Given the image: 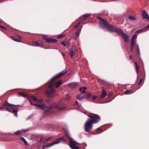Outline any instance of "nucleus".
I'll use <instances>...</instances> for the list:
<instances>
[{
	"instance_id": "nucleus-1",
	"label": "nucleus",
	"mask_w": 149,
	"mask_h": 149,
	"mask_svg": "<svg viewBox=\"0 0 149 149\" xmlns=\"http://www.w3.org/2000/svg\"><path fill=\"white\" fill-rule=\"evenodd\" d=\"M87 116L91 119H88L86 123L84 128L86 131L89 132V131L93 127V124L99 122L100 120V117L98 115L93 113H91Z\"/></svg>"
},
{
	"instance_id": "nucleus-2",
	"label": "nucleus",
	"mask_w": 149,
	"mask_h": 149,
	"mask_svg": "<svg viewBox=\"0 0 149 149\" xmlns=\"http://www.w3.org/2000/svg\"><path fill=\"white\" fill-rule=\"evenodd\" d=\"M15 107H21L19 105H15L13 104H9L7 101H5L2 106L0 107V110L4 111L2 109H4L10 113H14L15 116H17V112L18 111V108H16Z\"/></svg>"
},
{
	"instance_id": "nucleus-3",
	"label": "nucleus",
	"mask_w": 149,
	"mask_h": 149,
	"mask_svg": "<svg viewBox=\"0 0 149 149\" xmlns=\"http://www.w3.org/2000/svg\"><path fill=\"white\" fill-rule=\"evenodd\" d=\"M99 20V26L102 29H105L107 28V27L109 24V23L106 19L99 17H97Z\"/></svg>"
},
{
	"instance_id": "nucleus-4",
	"label": "nucleus",
	"mask_w": 149,
	"mask_h": 149,
	"mask_svg": "<svg viewBox=\"0 0 149 149\" xmlns=\"http://www.w3.org/2000/svg\"><path fill=\"white\" fill-rule=\"evenodd\" d=\"M107 28V31L110 32H116L119 33L122 30L120 28H117L116 26L112 25L111 24H109Z\"/></svg>"
},
{
	"instance_id": "nucleus-5",
	"label": "nucleus",
	"mask_w": 149,
	"mask_h": 149,
	"mask_svg": "<svg viewBox=\"0 0 149 149\" xmlns=\"http://www.w3.org/2000/svg\"><path fill=\"white\" fill-rule=\"evenodd\" d=\"M45 95L49 97H53L54 96L55 92L54 88L51 86H49L45 93Z\"/></svg>"
},
{
	"instance_id": "nucleus-6",
	"label": "nucleus",
	"mask_w": 149,
	"mask_h": 149,
	"mask_svg": "<svg viewBox=\"0 0 149 149\" xmlns=\"http://www.w3.org/2000/svg\"><path fill=\"white\" fill-rule=\"evenodd\" d=\"M66 141V140L63 137H62L61 138H59L58 139H57L53 143L48 144H47L46 145H44L43 146V148H47V147H49L51 146H53L54 144H57L59 143L61 141Z\"/></svg>"
},
{
	"instance_id": "nucleus-7",
	"label": "nucleus",
	"mask_w": 149,
	"mask_h": 149,
	"mask_svg": "<svg viewBox=\"0 0 149 149\" xmlns=\"http://www.w3.org/2000/svg\"><path fill=\"white\" fill-rule=\"evenodd\" d=\"M70 141H69V146L72 149H79V147L77 146V145H79V143L73 140V139H71Z\"/></svg>"
},
{
	"instance_id": "nucleus-8",
	"label": "nucleus",
	"mask_w": 149,
	"mask_h": 149,
	"mask_svg": "<svg viewBox=\"0 0 149 149\" xmlns=\"http://www.w3.org/2000/svg\"><path fill=\"white\" fill-rule=\"evenodd\" d=\"M55 107L59 110L64 109L66 108L65 106L62 101L58 102L57 104L55 105Z\"/></svg>"
},
{
	"instance_id": "nucleus-9",
	"label": "nucleus",
	"mask_w": 149,
	"mask_h": 149,
	"mask_svg": "<svg viewBox=\"0 0 149 149\" xmlns=\"http://www.w3.org/2000/svg\"><path fill=\"white\" fill-rule=\"evenodd\" d=\"M43 39L45 40L46 42L48 43H52L54 42L56 43L57 42V40L55 39H53L52 38H48L46 36H42Z\"/></svg>"
},
{
	"instance_id": "nucleus-10",
	"label": "nucleus",
	"mask_w": 149,
	"mask_h": 149,
	"mask_svg": "<svg viewBox=\"0 0 149 149\" xmlns=\"http://www.w3.org/2000/svg\"><path fill=\"white\" fill-rule=\"evenodd\" d=\"M53 111V107L52 106L49 107L44 111V116H48L51 113H52Z\"/></svg>"
},
{
	"instance_id": "nucleus-11",
	"label": "nucleus",
	"mask_w": 149,
	"mask_h": 149,
	"mask_svg": "<svg viewBox=\"0 0 149 149\" xmlns=\"http://www.w3.org/2000/svg\"><path fill=\"white\" fill-rule=\"evenodd\" d=\"M67 71H65L64 70L62 72H61L58 74L55 75L52 78V81H54L56 79L64 75L66 72Z\"/></svg>"
},
{
	"instance_id": "nucleus-12",
	"label": "nucleus",
	"mask_w": 149,
	"mask_h": 149,
	"mask_svg": "<svg viewBox=\"0 0 149 149\" xmlns=\"http://www.w3.org/2000/svg\"><path fill=\"white\" fill-rule=\"evenodd\" d=\"M119 33L121 34L122 36L124 37V41L127 43L129 42V36L127 35H126L123 31L122 30L120 31Z\"/></svg>"
},
{
	"instance_id": "nucleus-13",
	"label": "nucleus",
	"mask_w": 149,
	"mask_h": 149,
	"mask_svg": "<svg viewBox=\"0 0 149 149\" xmlns=\"http://www.w3.org/2000/svg\"><path fill=\"white\" fill-rule=\"evenodd\" d=\"M29 100L30 102V103L32 105L37 106L39 107L41 109H44V108H45V105L44 104H43L42 105H39V104H33L32 101L31 100H30L29 99Z\"/></svg>"
},
{
	"instance_id": "nucleus-14",
	"label": "nucleus",
	"mask_w": 149,
	"mask_h": 149,
	"mask_svg": "<svg viewBox=\"0 0 149 149\" xmlns=\"http://www.w3.org/2000/svg\"><path fill=\"white\" fill-rule=\"evenodd\" d=\"M142 17L143 19H146L147 20H149V16L147 13L145 11H143L142 13Z\"/></svg>"
},
{
	"instance_id": "nucleus-15",
	"label": "nucleus",
	"mask_w": 149,
	"mask_h": 149,
	"mask_svg": "<svg viewBox=\"0 0 149 149\" xmlns=\"http://www.w3.org/2000/svg\"><path fill=\"white\" fill-rule=\"evenodd\" d=\"M78 85V84L77 82L70 83L68 84V86L72 89L75 88Z\"/></svg>"
},
{
	"instance_id": "nucleus-16",
	"label": "nucleus",
	"mask_w": 149,
	"mask_h": 149,
	"mask_svg": "<svg viewBox=\"0 0 149 149\" xmlns=\"http://www.w3.org/2000/svg\"><path fill=\"white\" fill-rule=\"evenodd\" d=\"M11 134L10 133L7 134H0V136L1 138H3V141H6V140L8 139L9 138L8 135Z\"/></svg>"
},
{
	"instance_id": "nucleus-17",
	"label": "nucleus",
	"mask_w": 149,
	"mask_h": 149,
	"mask_svg": "<svg viewBox=\"0 0 149 149\" xmlns=\"http://www.w3.org/2000/svg\"><path fill=\"white\" fill-rule=\"evenodd\" d=\"M102 93L99 96V98L100 99H101L102 98H104L107 94V92L104 89H103L102 90Z\"/></svg>"
},
{
	"instance_id": "nucleus-18",
	"label": "nucleus",
	"mask_w": 149,
	"mask_h": 149,
	"mask_svg": "<svg viewBox=\"0 0 149 149\" xmlns=\"http://www.w3.org/2000/svg\"><path fill=\"white\" fill-rule=\"evenodd\" d=\"M89 16H90V15L89 14H85V15L79 18L80 20L81 21L85 20L86 19V18H87L88 17H89Z\"/></svg>"
},
{
	"instance_id": "nucleus-19",
	"label": "nucleus",
	"mask_w": 149,
	"mask_h": 149,
	"mask_svg": "<svg viewBox=\"0 0 149 149\" xmlns=\"http://www.w3.org/2000/svg\"><path fill=\"white\" fill-rule=\"evenodd\" d=\"M52 138V137L51 136L50 137L48 138L47 139H45V138L44 137H42L40 138V142H47L49 141V140L51 139Z\"/></svg>"
},
{
	"instance_id": "nucleus-20",
	"label": "nucleus",
	"mask_w": 149,
	"mask_h": 149,
	"mask_svg": "<svg viewBox=\"0 0 149 149\" xmlns=\"http://www.w3.org/2000/svg\"><path fill=\"white\" fill-rule=\"evenodd\" d=\"M148 28H149L147 26H146V27H144L139 30L136 31V33H141L145 31H146Z\"/></svg>"
},
{
	"instance_id": "nucleus-21",
	"label": "nucleus",
	"mask_w": 149,
	"mask_h": 149,
	"mask_svg": "<svg viewBox=\"0 0 149 149\" xmlns=\"http://www.w3.org/2000/svg\"><path fill=\"white\" fill-rule=\"evenodd\" d=\"M70 41L67 40L66 41H63L61 42V43L65 47L69 46L70 45Z\"/></svg>"
},
{
	"instance_id": "nucleus-22",
	"label": "nucleus",
	"mask_w": 149,
	"mask_h": 149,
	"mask_svg": "<svg viewBox=\"0 0 149 149\" xmlns=\"http://www.w3.org/2000/svg\"><path fill=\"white\" fill-rule=\"evenodd\" d=\"M140 78V77L139 76H137V82L136 84V86H139L142 82L143 78H142L141 79H140V81H139V82L138 83L137 82V81H138L139 78Z\"/></svg>"
},
{
	"instance_id": "nucleus-23",
	"label": "nucleus",
	"mask_w": 149,
	"mask_h": 149,
	"mask_svg": "<svg viewBox=\"0 0 149 149\" xmlns=\"http://www.w3.org/2000/svg\"><path fill=\"white\" fill-rule=\"evenodd\" d=\"M62 83L63 81L62 80H60L56 83L55 86L56 88H58L62 84Z\"/></svg>"
},
{
	"instance_id": "nucleus-24",
	"label": "nucleus",
	"mask_w": 149,
	"mask_h": 149,
	"mask_svg": "<svg viewBox=\"0 0 149 149\" xmlns=\"http://www.w3.org/2000/svg\"><path fill=\"white\" fill-rule=\"evenodd\" d=\"M102 131L101 129L98 128L97 129L95 132H94L93 133V134H98L99 133L101 132Z\"/></svg>"
},
{
	"instance_id": "nucleus-25",
	"label": "nucleus",
	"mask_w": 149,
	"mask_h": 149,
	"mask_svg": "<svg viewBox=\"0 0 149 149\" xmlns=\"http://www.w3.org/2000/svg\"><path fill=\"white\" fill-rule=\"evenodd\" d=\"M22 133V132L21 130H19L17 131V132H15L14 133L11 134V135H13L14 134H15L16 135H19Z\"/></svg>"
},
{
	"instance_id": "nucleus-26",
	"label": "nucleus",
	"mask_w": 149,
	"mask_h": 149,
	"mask_svg": "<svg viewBox=\"0 0 149 149\" xmlns=\"http://www.w3.org/2000/svg\"><path fill=\"white\" fill-rule=\"evenodd\" d=\"M134 64L135 65L136 69L137 74H138L139 73V65L136 62H134Z\"/></svg>"
},
{
	"instance_id": "nucleus-27",
	"label": "nucleus",
	"mask_w": 149,
	"mask_h": 149,
	"mask_svg": "<svg viewBox=\"0 0 149 149\" xmlns=\"http://www.w3.org/2000/svg\"><path fill=\"white\" fill-rule=\"evenodd\" d=\"M18 95L20 96L23 97H26L28 96L27 95L23 93H18Z\"/></svg>"
},
{
	"instance_id": "nucleus-28",
	"label": "nucleus",
	"mask_w": 149,
	"mask_h": 149,
	"mask_svg": "<svg viewBox=\"0 0 149 149\" xmlns=\"http://www.w3.org/2000/svg\"><path fill=\"white\" fill-rule=\"evenodd\" d=\"M133 93L131 89H130L125 91L124 93L125 94H131Z\"/></svg>"
},
{
	"instance_id": "nucleus-29",
	"label": "nucleus",
	"mask_w": 149,
	"mask_h": 149,
	"mask_svg": "<svg viewBox=\"0 0 149 149\" xmlns=\"http://www.w3.org/2000/svg\"><path fill=\"white\" fill-rule=\"evenodd\" d=\"M128 18L131 20H135L136 19V18L134 16L129 15L128 16Z\"/></svg>"
},
{
	"instance_id": "nucleus-30",
	"label": "nucleus",
	"mask_w": 149,
	"mask_h": 149,
	"mask_svg": "<svg viewBox=\"0 0 149 149\" xmlns=\"http://www.w3.org/2000/svg\"><path fill=\"white\" fill-rule=\"evenodd\" d=\"M20 139L22 140L24 142V144L26 145H28V144L27 143L26 141L25 140V139L23 137H20Z\"/></svg>"
},
{
	"instance_id": "nucleus-31",
	"label": "nucleus",
	"mask_w": 149,
	"mask_h": 149,
	"mask_svg": "<svg viewBox=\"0 0 149 149\" xmlns=\"http://www.w3.org/2000/svg\"><path fill=\"white\" fill-rule=\"evenodd\" d=\"M31 98L35 102H36L38 101V99L34 95H32L31 96Z\"/></svg>"
},
{
	"instance_id": "nucleus-32",
	"label": "nucleus",
	"mask_w": 149,
	"mask_h": 149,
	"mask_svg": "<svg viewBox=\"0 0 149 149\" xmlns=\"http://www.w3.org/2000/svg\"><path fill=\"white\" fill-rule=\"evenodd\" d=\"M92 94L90 93H88L86 94V99H88V98H90L92 96Z\"/></svg>"
},
{
	"instance_id": "nucleus-33",
	"label": "nucleus",
	"mask_w": 149,
	"mask_h": 149,
	"mask_svg": "<svg viewBox=\"0 0 149 149\" xmlns=\"http://www.w3.org/2000/svg\"><path fill=\"white\" fill-rule=\"evenodd\" d=\"M75 54V51L73 50H71L70 51V57L72 58L74 56Z\"/></svg>"
},
{
	"instance_id": "nucleus-34",
	"label": "nucleus",
	"mask_w": 149,
	"mask_h": 149,
	"mask_svg": "<svg viewBox=\"0 0 149 149\" xmlns=\"http://www.w3.org/2000/svg\"><path fill=\"white\" fill-rule=\"evenodd\" d=\"M80 30L81 29L78 30L75 33V35L77 36V38H78L79 36Z\"/></svg>"
},
{
	"instance_id": "nucleus-35",
	"label": "nucleus",
	"mask_w": 149,
	"mask_h": 149,
	"mask_svg": "<svg viewBox=\"0 0 149 149\" xmlns=\"http://www.w3.org/2000/svg\"><path fill=\"white\" fill-rule=\"evenodd\" d=\"M81 94L78 95L77 96V98L80 101H81L82 100V99L81 98Z\"/></svg>"
},
{
	"instance_id": "nucleus-36",
	"label": "nucleus",
	"mask_w": 149,
	"mask_h": 149,
	"mask_svg": "<svg viewBox=\"0 0 149 149\" xmlns=\"http://www.w3.org/2000/svg\"><path fill=\"white\" fill-rule=\"evenodd\" d=\"M13 40H14L16 42H21V40H20L18 38H14V37H13Z\"/></svg>"
},
{
	"instance_id": "nucleus-37",
	"label": "nucleus",
	"mask_w": 149,
	"mask_h": 149,
	"mask_svg": "<svg viewBox=\"0 0 149 149\" xmlns=\"http://www.w3.org/2000/svg\"><path fill=\"white\" fill-rule=\"evenodd\" d=\"M137 37V35L136 34L134 35L132 37V41H134L135 39Z\"/></svg>"
},
{
	"instance_id": "nucleus-38",
	"label": "nucleus",
	"mask_w": 149,
	"mask_h": 149,
	"mask_svg": "<svg viewBox=\"0 0 149 149\" xmlns=\"http://www.w3.org/2000/svg\"><path fill=\"white\" fill-rule=\"evenodd\" d=\"M66 136L68 138V140H69V141H70L71 140H72L71 139H73L72 138L70 137V136H69V135L68 134H66Z\"/></svg>"
},
{
	"instance_id": "nucleus-39",
	"label": "nucleus",
	"mask_w": 149,
	"mask_h": 149,
	"mask_svg": "<svg viewBox=\"0 0 149 149\" xmlns=\"http://www.w3.org/2000/svg\"><path fill=\"white\" fill-rule=\"evenodd\" d=\"M136 49H137V52H138V54H140V51H139V45L138 44H137L136 45Z\"/></svg>"
},
{
	"instance_id": "nucleus-40",
	"label": "nucleus",
	"mask_w": 149,
	"mask_h": 149,
	"mask_svg": "<svg viewBox=\"0 0 149 149\" xmlns=\"http://www.w3.org/2000/svg\"><path fill=\"white\" fill-rule=\"evenodd\" d=\"M65 36V35H60L58 36L57 38L59 39H60L64 37Z\"/></svg>"
},
{
	"instance_id": "nucleus-41",
	"label": "nucleus",
	"mask_w": 149,
	"mask_h": 149,
	"mask_svg": "<svg viewBox=\"0 0 149 149\" xmlns=\"http://www.w3.org/2000/svg\"><path fill=\"white\" fill-rule=\"evenodd\" d=\"M38 42L40 43V47H42V46H43V43H44V42L41 40H39Z\"/></svg>"
},
{
	"instance_id": "nucleus-42",
	"label": "nucleus",
	"mask_w": 149,
	"mask_h": 149,
	"mask_svg": "<svg viewBox=\"0 0 149 149\" xmlns=\"http://www.w3.org/2000/svg\"><path fill=\"white\" fill-rule=\"evenodd\" d=\"M135 46L134 41L131 40V42L130 46L134 47Z\"/></svg>"
},
{
	"instance_id": "nucleus-43",
	"label": "nucleus",
	"mask_w": 149,
	"mask_h": 149,
	"mask_svg": "<svg viewBox=\"0 0 149 149\" xmlns=\"http://www.w3.org/2000/svg\"><path fill=\"white\" fill-rule=\"evenodd\" d=\"M46 101L47 103L49 104H51V100H46Z\"/></svg>"
},
{
	"instance_id": "nucleus-44",
	"label": "nucleus",
	"mask_w": 149,
	"mask_h": 149,
	"mask_svg": "<svg viewBox=\"0 0 149 149\" xmlns=\"http://www.w3.org/2000/svg\"><path fill=\"white\" fill-rule=\"evenodd\" d=\"M66 99L68 100L70 98V97L69 96L68 94L66 95Z\"/></svg>"
},
{
	"instance_id": "nucleus-45",
	"label": "nucleus",
	"mask_w": 149,
	"mask_h": 149,
	"mask_svg": "<svg viewBox=\"0 0 149 149\" xmlns=\"http://www.w3.org/2000/svg\"><path fill=\"white\" fill-rule=\"evenodd\" d=\"M43 100L42 99H39V100H38V101H37L38 102H39L40 103H42Z\"/></svg>"
},
{
	"instance_id": "nucleus-46",
	"label": "nucleus",
	"mask_w": 149,
	"mask_h": 149,
	"mask_svg": "<svg viewBox=\"0 0 149 149\" xmlns=\"http://www.w3.org/2000/svg\"><path fill=\"white\" fill-rule=\"evenodd\" d=\"M22 131V133L23 132H26L28 131V129H26V130H21Z\"/></svg>"
},
{
	"instance_id": "nucleus-47",
	"label": "nucleus",
	"mask_w": 149,
	"mask_h": 149,
	"mask_svg": "<svg viewBox=\"0 0 149 149\" xmlns=\"http://www.w3.org/2000/svg\"><path fill=\"white\" fill-rule=\"evenodd\" d=\"M35 43L36 44V46H40V43H38V42H35Z\"/></svg>"
},
{
	"instance_id": "nucleus-48",
	"label": "nucleus",
	"mask_w": 149,
	"mask_h": 149,
	"mask_svg": "<svg viewBox=\"0 0 149 149\" xmlns=\"http://www.w3.org/2000/svg\"><path fill=\"white\" fill-rule=\"evenodd\" d=\"M79 23L77 25H75L74 26V28H77V27H78L79 25Z\"/></svg>"
},
{
	"instance_id": "nucleus-49",
	"label": "nucleus",
	"mask_w": 149,
	"mask_h": 149,
	"mask_svg": "<svg viewBox=\"0 0 149 149\" xmlns=\"http://www.w3.org/2000/svg\"><path fill=\"white\" fill-rule=\"evenodd\" d=\"M97 98V96H93L92 97V99L93 100H95Z\"/></svg>"
},
{
	"instance_id": "nucleus-50",
	"label": "nucleus",
	"mask_w": 149,
	"mask_h": 149,
	"mask_svg": "<svg viewBox=\"0 0 149 149\" xmlns=\"http://www.w3.org/2000/svg\"><path fill=\"white\" fill-rule=\"evenodd\" d=\"M134 47L132 46H130V51L131 52H132L134 49Z\"/></svg>"
},
{
	"instance_id": "nucleus-51",
	"label": "nucleus",
	"mask_w": 149,
	"mask_h": 149,
	"mask_svg": "<svg viewBox=\"0 0 149 149\" xmlns=\"http://www.w3.org/2000/svg\"><path fill=\"white\" fill-rule=\"evenodd\" d=\"M0 27L1 28L3 29H5V30L6 29V28L5 27L2 26L1 25H0Z\"/></svg>"
},
{
	"instance_id": "nucleus-52",
	"label": "nucleus",
	"mask_w": 149,
	"mask_h": 149,
	"mask_svg": "<svg viewBox=\"0 0 149 149\" xmlns=\"http://www.w3.org/2000/svg\"><path fill=\"white\" fill-rule=\"evenodd\" d=\"M83 89L82 87H80V88H79V91H80L81 93V92H82V89Z\"/></svg>"
},
{
	"instance_id": "nucleus-53",
	"label": "nucleus",
	"mask_w": 149,
	"mask_h": 149,
	"mask_svg": "<svg viewBox=\"0 0 149 149\" xmlns=\"http://www.w3.org/2000/svg\"><path fill=\"white\" fill-rule=\"evenodd\" d=\"M78 102L77 101H76L75 103V104H74V105H78Z\"/></svg>"
},
{
	"instance_id": "nucleus-54",
	"label": "nucleus",
	"mask_w": 149,
	"mask_h": 149,
	"mask_svg": "<svg viewBox=\"0 0 149 149\" xmlns=\"http://www.w3.org/2000/svg\"><path fill=\"white\" fill-rule=\"evenodd\" d=\"M85 92H86L83 89L81 93H84Z\"/></svg>"
},
{
	"instance_id": "nucleus-55",
	"label": "nucleus",
	"mask_w": 149,
	"mask_h": 149,
	"mask_svg": "<svg viewBox=\"0 0 149 149\" xmlns=\"http://www.w3.org/2000/svg\"><path fill=\"white\" fill-rule=\"evenodd\" d=\"M83 89L85 91L87 89V88L86 87H84L83 88Z\"/></svg>"
},
{
	"instance_id": "nucleus-56",
	"label": "nucleus",
	"mask_w": 149,
	"mask_h": 149,
	"mask_svg": "<svg viewBox=\"0 0 149 149\" xmlns=\"http://www.w3.org/2000/svg\"><path fill=\"white\" fill-rule=\"evenodd\" d=\"M81 98L82 100V99H83V98H86V97H85V96H81Z\"/></svg>"
},
{
	"instance_id": "nucleus-57",
	"label": "nucleus",
	"mask_w": 149,
	"mask_h": 149,
	"mask_svg": "<svg viewBox=\"0 0 149 149\" xmlns=\"http://www.w3.org/2000/svg\"><path fill=\"white\" fill-rule=\"evenodd\" d=\"M111 101V100H110L109 101H108V100L106 101V103H108Z\"/></svg>"
},
{
	"instance_id": "nucleus-58",
	"label": "nucleus",
	"mask_w": 149,
	"mask_h": 149,
	"mask_svg": "<svg viewBox=\"0 0 149 149\" xmlns=\"http://www.w3.org/2000/svg\"><path fill=\"white\" fill-rule=\"evenodd\" d=\"M112 95V94L111 93H109V94L108 96H109V97H110L111 96V95Z\"/></svg>"
},
{
	"instance_id": "nucleus-59",
	"label": "nucleus",
	"mask_w": 149,
	"mask_h": 149,
	"mask_svg": "<svg viewBox=\"0 0 149 149\" xmlns=\"http://www.w3.org/2000/svg\"><path fill=\"white\" fill-rule=\"evenodd\" d=\"M130 59H132V55H130Z\"/></svg>"
},
{
	"instance_id": "nucleus-60",
	"label": "nucleus",
	"mask_w": 149,
	"mask_h": 149,
	"mask_svg": "<svg viewBox=\"0 0 149 149\" xmlns=\"http://www.w3.org/2000/svg\"><path fill=\"white\" fill-rule=\"evenodd\" d=\"M43 148V146L42 147V149H44V148Z\"/></svg>"
},
{
	"instance_id": "nucleus-61",
	"label": "nucleus",
	"mask_w": 149,
	"mask_h": 149,
	"mask_svg": "<svg viewBox=\"0 0 149 149\" xmlns=\"http://www.w3.org/2000/svg\"><path fill=\"white\" fill-rule=\"evenodd\" d=\"M19 37V38H21V37L20 36Z\"/></svg>"
}]
</instances>
